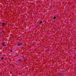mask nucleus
Masks as SVG:
<instances>
[{"label":"nucleus","mask_w":76,"mask_h":76,"mask_svg":"<svg viewBox=\"0 0 76 76\" xmlns=\"http://www.w3.org/2000/svg\"><path fill=\"white\" fill-rule=\"evenodd\" d=\"M3 45L4 47H5L6 46V45H5V43L4 42L3 44Z\"/></svg>","instance_id":"f257e3e1"},{"label":"nucleus","mask_w":76,"mask_h":76,"mask_svg":"<svg viewBox=\"0 0 76 76\" xmlns=\"http://www.w3.org/2000/svg\"><path fill=\"white\" fill-rule=\"evenodd\" d=\"M20 60H21L19 59V60H18V61H20Z\"/></svg>","instance_id":"6e6552de"},{"label":"nucleus","mask_w":76,"mask_h":76,"mask_svg":"<svg viewBox=\"0 0 76 76\" xmlns=\"http://www.w3.org/2000/svg\"><path fill=\"white\" fill-rule=\"evenodd\" d=\"M42 23V21H41L40 22V23H39V24H41V23Z\"/></svg>","instance_id":"20e7f679"},{"label":"nucleus","mask_w":76,"mask_h":76,"mask_svg":"<svg viewBox=\"0 0 76 76\" xmlns=\"http://www.w3.org/2000/svg\"><path fill=\"white\" fill-rule=\"evenodd\" d=\"M4 58H1V60H3Z\"/></svg>","instance_id":"39448f33"},{"label":"nucleus","mask_w":76,"mask_h":76,"mask_svg":"<svg viewBox=\"0 0 76 76\" xmlns=\"http://www.w3.org/2000/svg\"><path fill=\"white\" fill-rule=\"evenodd\" d=\"M0 34H1V32H0Z\"/></svg>","instance_id":"9b49d317"},{"label":"nucleus","mask_w":76,"mask_h":76,"mask_svg":"<svg viewBox=\"0 0 76 76\" xmlns=\"http://www.w3.org/2000/svg\"><path fill=\"white\" fill-rule=\"evenodd\" d=\"M5 23H2V25H4Z\"/></svg>","instance_id":"423d86ee"},{"label":"nucleus","mask_w":76,"mask_h":76,"mask_svg":"<svg viewBox=\"0 0 76 76\" xmlns=\"http://www.w3.org/2000/svg\"><path fill=\"white\" fill-rule=\"evenodd\" d=\"M22 45V43H18V46H19L20 45Z\"/></svg>","instance_id":"f03ea898"},{"label":"nucleus","mask_w":76,"mask_h":76,"mask_svg":"<svg viewBox=\"0 0 76 76\" xmlns=\"http://www.w3.org/2000/svg\"><path fill=\"white\" fill-rule=\"evenodd\" d=\"M3 31H2V32H1V34H2V33H3Z\"/></svg>","instance_id":"0eeeda50"},{"label":"nucleus","mask_w":76,"mask_h":76,"mask_svg":"<svg viewBox=\"0 0 76 76\" xmlns=\"http://www.w3.org/2000/svg\"><path fill=\"white\" fill-rule=\"evenodd\" d=\"M56 18L55 17H53V19H56Z\"/></svg>","instance_id":"7ed1b4c3"},{"label":"nucleus","mask_w":76,"mask_h":76,"mask_svg":"<svg viewBox=\"0 0 76 76\" xmlns=\"http://www.w3.org/2000/svg\"><path fill=\"white\" fill-rule=\"evenodd\" d=\"M4 26V25H2V26Z\"/></svg>","instance_id":"1a4fd4ad"},{"label":"nucleus","mask_w":76,"mask_h":76,"mask_svg":"<svg viewBox=\"0 0 76 76\" xmlns=\"http://www.w3.org/2000/svg\"><path fill=\"white\" fill-rule=\"evenodd\" d=\"M12 50H11V52H12Z\"/></svg>","instance_id":"9d476101"}]
</instances>
